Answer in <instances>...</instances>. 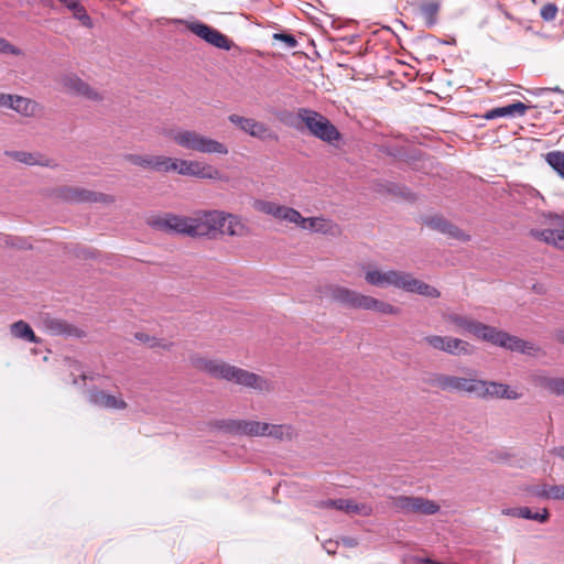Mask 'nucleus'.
<instances>
[{
    "instance_id": "obj_1",
    "label": "nucleus",
    "mask_w": 564,
    "mask_h": 564,
    "mask_svg": "<svg viewBox=\"0 0 564 564\" xmlns=\"http://www.w3.org/2000/svg\"><path fill=\"white\" fill-rule=\"evenodd\" d=\"M149 224L164 232L192 237H245L249 234V227L240 216L217 209L197 212L192 217L165 214L151 218Z\"/></svg>"
},
{
    "instance_id": "obj_2",
    "label": "nucleus",
    "mask_w": 564,
    "mask_h": 564,
    "mask_svg": "<svg viewBox=\"0 0 564 564\" xmlns=\"http://www.w3.org/2000/svg\"><path fill=\"white\" fill-rule=\"evenodd\" d=\"M443 319L455 326L457 330L474 335L476 338L490 343L495 346L506 348L510 351L535 356L540 348L532 341L523 340L497 327L478 322L467 315L458 313H446Z\"/></svg>"
},
{
    "instance_id": "obj_3",
    "label": "nucleus",
    "mask_w": 564,
    "mask_h": 564,
    "mask_svg": "<svg viewBox=\"0 0 564 564\" xmlns=\"http://www.w3.org/2000/svg\"><path fill=\"white\" fill-rule=\"evenodd\" d=\"M430 384L446 392L465 393L482 400L507 399L518 400L521 394L508 384L482 380L477 377H458L436 373L430 379Z\"/></svg>"
},
{
    "instance_id": "obj_4",
    "label": "nucleus",
    "mask_w": 564,
    "mask_h": 564,
    "mask_svg": "<svg viewBox=\"0 0 564 564\" xmlns=\"http://www.w3.org/2000/svg\"><path fill=\"white\" fill-rule=\"evenodd\" d=\"M192 366L212 378L226 380L258 393H270L274 390L271 379L251 372L247 369L230 365L223 359H210L200 356L191 358Z\"/></svg>"
},
{
    "instance_id": "obj_5",
    "label": "nucleus",
    "mask_w": 564,
    "mask_h": 564,
    "mask_svg": "<svg viewBox=\"0 0 564 564\" xmlns=\"http://www.w3.org/2000/svg\"><path fill=\"white\" fill-rule=\"evenodd\" d=\"M127 160L138 166L156 172H177L181 175L196 176L200 178H214L216 171L197 161L172 159L164 155L129 154Z\"/></svg>"
},
{
    "instance_id": "obj_6",
    "label": "nucleus",
    "mask_w": 564,
    "mask_h": 564,
    "mask_svg": "<svg viewBox=\"0 0 564 564\" xmlns=\"http://www.w3.org/2000/svg\"><path fill=\"white\" fill-rule=\"evenodd\" d=\"M539 100L534 105H527L517 101L502 107H497L488 110L482 118L494 120L498 118H516L523 116L529 109H542L553 113L561 111V106L564 105V91L558 87L555 88H536L532 91Z\"/></svg>"
},
{
    "instance_id": "obj_7",
    "label": "nucleus",
    "mask_w": 564,
    "mask_h": 564,
    "mask_svg": "<svg viewBox=\"0 0 564 564\" xmlns=\"http://www.w3.org/2000/svg\"><path fill=\"white\" fill-rule=\"evenodd\" d=\"M297 118L311 134L322 141H337L340 134L337 128L322 113L308 108H300Z\"/></svg>"
},
{
    "instance_id": "obj_8",
    "label": "nucleus",
    "mask_w": 564,
    "mask_h": 564,
    "mask_svg": "<svg viewBox=\"0 0 564 564\" xmlns=\"http://www.w3.org/2000/svg\"><path fill=\"white\" fill-rule=\"evenodd\" d=\"M321 294L330 299L345 307L354 310H365L368 295L356 290L348 289L338 284H328L321 289Z\"/></svg>"
},
{
    "instance_id": "obj_9",
    "label": "nucleus",
    "mask_w": 564,
    "mask_h": 564,
    "mask_svg": "<svg viewBox=\"0 0 564 564\" xmlns=\"http://www.w3.org/2000/svg\"><path fill=\"white\" fill-rule=\"evenodd\" d=\"M544 228H532L530 235L547 245L564 250V218L556 215L544 217Z\"/></svg>"
},
{
    "instance_id": "obj_10",
    "label": "nucleus",
    "mask_w": 564,
    "mask_h": 564,
    "mask_svg": "<svg viewBox=\"0 0 564 564\" xmlns=\"http://www.w3.org/2000/svg\"><path fill=\"white\" fill-rule=\"evenodd\" d=\"M0 108L10 109L24 118H36L43 113V106L34 99L17 94L0 93Z\"/></svg>"
},
{
    "instance_id": "obj_11",
    "label": "nucleus",
    "mask_w": 564,
    "mask_h": 564,
    "mask_svg": "<svg viewBox=\"0 0 564 564\" xmlns=\"http://www.w3.org/2000/svg\"><path fill=\"white\" fill-rule=\"evenodd\" d=\"M254 209L265 215H270L278 220L286 221L296 225L303 229L306 217L292 207L280 205L275 202L259 199L253 204Z\"/></svg>"
},
{
    "instance_id": "obj_12",
    "label": "nucleus",
    "mask_w": 564,
    "mask_h": 564,
    "mask_svg": "<svg viewBox=\"0 0 564 564\" xmlns=\"http://www.w3.org/2000/svg\"><path fill=\"white\" fill-rule=\"evenodd\" d=\"M392 505L395 509L404 514H435L440 510V506L423 497L398 496L393 498Z\"/></svg>"
},
{
    "instance_id": "obj_13",
    "label": "nucleus",
    "mask_w": 564,
    "mask_h": 564,
    "mask_svg": "<svg viewBox=\"0 0 564 564\" xmlns=\"http://www.w3.org/2000/svg\"><path fill=\"white\" fill-rule=\"evenodd\" d=\"M423 341L433 349L453 356H466L473 352V346L468 341L452 336L427 335Z\"/></svg>"
},
{
    "instance_id": "obj_14",
    "label": "nucleus",
    "mask_w": 564,
    "mask_h": 564,
    "mask_svg": "<svg viewBox=\"0 0 564 564\" xmlns=\"http://www.w3.org/2000/svg\"><path fill=\"white\" fill-rule=\"evenodd\" d=\"M362 271L365 273V280L369 285L376 288H389L393 286L401 289L402 281L404 278V271L388 270L382 271L376 265H364Z\"/></svg>"
},
{
    "instance_id": "obj_15",
    "label": "nucleus",
    "mask_w": 564,
    "mask_h": 564,
    "mask_svg": "<svg viewBox=\"0 0 564 564\" xmlns=\"http://www.w3.org/2000/svg\"><path fill=\"white\" fill-rule=\"evenodd\" d=\"M187 29L197 35L198 37L206 41L208 44L221 48V50H230L231 42L228 40L226 35L220 33L218 30L202 23V22H188L186 24Z\"/></svg>"
},
{
    "instance_id": "obj_16",
    "label": "nucleus",
    "mask_w": 564,
    "mask_h": 564,
    "mask_svg": "<svg viewBox=\"0 0 564 564\" xmlns=\"http://www.w3.org/2000/svg\"><path fill=\"white\" fill-rule=\"evenodd\" d=\"M228 120L238 129L246 132L251 138L265 139L270 137V130L265 123L257 121L252 118L242 117L232 113L228 117Z\"/></svg>"
},
{
    "instance_id": "obj_17",
    "label": "nucleus",
    "mask_w": 564,
    "mask_h": 564,
    "mask_svg": "<svg viewBox=\"0 0 564 564\" xmlns=\"http://www.w3.org/2000/svg\"><path fill=\"white\" fill-rule=\"evenodd\" d=\"M59 196L72 203H82V202H102V203H112L113 198L111 196L105 195L102 193H96L88 189L79 188V187H63L59 189Z\"/></svg>"
},
{
    "instance_id": "obj_18",
    "label": "nucleus",
    "mask_w": 564,
    "mask_h": 564,
    "mask_svg": "<svg viewBox=\"0 0 564 564\" xmlns=\"http://www.w3.org/2000/svg\"><path fill=\"white\" fill-rule=\"evenodd\" d=\"M303 230H308L311 232L327 235L332 237H337L341 234V228L338 224L323 216L306 217Z\"/></svg>"
},
{
    "instance_id": "obj_19",
    "label": "nucleus",
    "mask_w": 564,
    "mask_h": 564,
    "mask_svg": "<svg viewBox=\"0 0 564 564\" xmlns=\"http://www.w3.org/2000/svg\"><path fill=\"white\" fill-rule=\"evenodd\" d=\"M401 290L432 299L440 297L441 295L436 288L414 278L409 272H404Z\"/></svg>"
},
{
    "instance_id": "obj_20",
    "label": "nucleus",
    "mask_w": 564,
    "mask_h": 564,
    "mask_svg": "<svg viewBox=\"0 0 564 564\" xmlns=\"http://www.w3.org/2000/svg\"><path fill=\"white\" fill-rule=\"evenodd\" d=\"M89 402L104 409L123 410L127 403L120 397L108 394L102 390H90L88 395Z\"/></svg>"
},
{
    "instance_id": "obj_21",
    "label": "nucleus",
    "mask_w": 564,
    "mask_h": 564,
    "mask_svg": "<svg viewBox=\"0 0 564 564\" xmlns=\"http://www.w3.org/2000/svg\"><path fill=\"white\" fill-rule=\"evenodd\" d=\"M65 87L79 96H84L91 100H100L102 97L99 95L98 91L93 89L88 84L83 82L78 77H69L65 80Z\"/></svg>"
},
{
    "instance_id": "obj_22",
    "label": "nucleus",
    "mask_w": 564,
    "mask_h": 564,
    "mask_svg": "<svg viewBox=\"0 0 564 564\" xmlns=\"http://www.w3.org/2000/svg\"><path fill=\"white\" fill-rule=\"evenodd\" d=\"M264 436L278 440L290 441L295 436V430L290 424H270L267 423Z\"/></svg>"
},
{
    "instance_id": "obj_23",
    "label": "nucleus",
    "mask_w": 564,
    "mask_h": 564,
    "mask_svg": "<svg viewBox=\"0 0 564 564\" xmlns=\"http://www.w3.org/2000/svg\"><path fill=\"white\" fill-rule=\"evenodd\" d=\"M365 311H372L383 315H399L401 310L388 302L368 295Z\"/></svg>"
},
{
    "instance_id": "obj_24",
    "label": "nucleus",
    "mask_w": 564,
    "mask_h": 564,
    "mask_svg": "<svg viewBox=\"0 0 564 564\" xmlns=\"http://www.w3.org/2000/svg\"><path fill=\"white\" fill-rule=\"evenodd\" d=\"M535 382L552 394L564 395V378L539 376Z\"/></svg>"
},
{
    "instance_id": "obj_25",
    "label": "nucleus",
    "mask_w": 564,
    "mask_h": 564,
    "mask_svg": "<svg viewBox=\"0 0 564 564\" xmlns=\"http://www.w3.org/2000/svg\"><path fill=\"white\" fill-rule=\"evenodd\" d=\"M248 421L228 419L219 421L217 426L229 434L245 436Z\"/></svg>"
},
{
    "instance_id": "obj_26",
    "label": "nucleus",
    "mask_w": 564,
    "mask_h": 564,
    "mask_svg": "<svg viewBox=\"0 0 564 564\" xmlns=\"http://www.w3.org/2000/svg\"><path fill=\"white\" fill-rule=\"evenodd\" d=\"M10 155L17 161L25 163L28 165H47L48 163V160L43 158L39 153L15 151L10 153Z\"/></svg>"
},
{
    "instance_id": "obj_27",
    "label": "nucleus",
    "mask_w": 564,
    "mask_h": 564,
    "mask_svg": "<svg viewBox=\"0 0 564 564\" xmlns=\"http://www.w3.org/2000/svg\"><path fill=\"white\" fill-rule=\"evenodd\" d=\"M163 138L174 139V141H208L207 139L199 138L196 133L191 131H178L175 129H163L161 133Z\"/></svg>"
},
{
    "instance_id": "obj_28",
    "label": "nucleus",
    "mask_w": 564,
    "mask_h": 564,
    "mask_svg": "<svg viewBox=\"0 0 564 564\" xmlns=\"http://www.w3.org/2000/svg\"><path fill=\"white\" fill-rule=\"evenodd\" d=\"M63 3L67 9H69L74 17L82 21L84 25L89 26L91 24V20L89 15L86 13L85 8L78 2V0H58Z\"/></svg>"
},
{
    "instance_id": "obj_29",
    "label": "nucleus",
    "mask_w": 564,
    "mask_h": 564,
    "mask_svg": "<svg viewBox=\"0 0 564 564\" xmlns=\"http://www.w3.org/2000/svg\"><path fill=\"white\" fill-rule=\"evenodd\" d=\"M189 149L200 153L227 154L228 149L225 143H185Z\"/></svg>"
},
{
    "instance_id": "obj_30",
    "label": "nucleus",
    "mask_w": 564,
    "mask_h": 564,
    "mask_svg": "<svg viewBox=\"0 0 564 564\" xmlns=\"http://www.w3.org/2000/svg\"><path fill=\"white\" fill-rule=\"evenodd\" d=\"M340 511H345L348 514L370 516L372 508L366 503H357L351 499H343V507Z\"/></svg>"
},
{
    "instance_id": "obj_31",
    "label": "nucleus",
    "mask_w": 564,
    "mask_h": 564,
    "mask_svg": "<svg viewBox=\"0 0 564 564\" xmlns=\"http://www.w3.org/2000/svg\"><path fill=\"white\" fill-rule=\"evenodd\" d=\"M45 325H46L47 329L51 330L52 334H54V335H62V334L78 335L77 329L73 328L70 325H68L67 323H65L62 319H57V318L47 319L45 322Z\"/></svg>"
},
{
    "instance_id": "obj_32",
    "label": "nucleus",
    "mask_w": 564,
    "mask_h": 564,
    "mask_svg": "<svg viewBox=\"0 0 564 564\" xmlns=\"http://www.w3.org/2000/svg\"><path fill=\"white\" fill-rule=\"evenodd\" d=\"M11 333L17 338H22L31 343L37 341L32 328L23 321L13 323L11 326Z\"/></svg>"
},
{
    "instance_id": "obj_33",
    "label": "nucleus",
    "mask_w": 564,
    "mask_h": 564,
    "mask_svg": "<svg viewBox=\"0 0 564 564\" xmlns=\"http://www.w3.org/2000/svg\"><path fill=\"white\" fill-rule=\"evenodd\" d=\"M420 11L425 20L426 26L431 28L436 23V17L440 11V3L435 1L423 3L420 7Z\"/></svg>"
},
{
    "instance_id": "obj_34",
    "label": "nucleus",
    "mask_w": 564,
    "mask_h": 564,
    "mask_svg": "<svg viewBox=\"0 0 564 564\" xmlns=\"http://www.w3.org/2000/svg\"><path fill=\"white\" fill-rule=\"evenodd\" d=\"M518 518L534 520L540 523H545L550 519V512L546 508H543L540 512H533L528 507H518Z\"/></svg>"
},
{
    "instance_id": "obj_35",
    "label": "nucleus",
    "mask_w": 564,
    "mask_h": 564,
    "mask_svg": "<svg viewBox=\"0 0 564 564\" xmlns=\"http://www.w3.org/2000/svg\"><path fill=\"white\" fill-rule=\"evenodd\" d=\"M555 489L556 485H535L529 488V494L533 497L540 498V499H551L555 500Z\"/></svg>"
},
{
    "instance_id": "obj_36",
    "label": "nucleus",
    "mask_w": 564,
    "mask_h": 564,
    "mask_svg": "<svg viewBox=\"0 0 564 564\" xmlns=\"http://www.w3.org/2000/svg\"><path fill=\"white\" fill-rule=\"evenodd\" d=\"M546 162L550 166L564 178V152L554 151L550 152L545 156Z\"/></svg>"
},
{
    "instance_id": "obj_37",
    "label": "nucleus",
    "mask_w": 564,
    "mask_h": 564,
    "mask_svg": "<svg viewBox=\"0 0 564 564\" xmlns=\"http://www.w3.org/2000/svg\"><path fill=\"white\" fill-rule=\"evenodd\" d=\"M267 429V422L253 421L249 420L247 423V430L245 436H264V431Z\"/></svg>"
},
{
    "instance_id": "obj_38",
    "label": "nucleus",
    "mask_w": 564,
    "mask_h": 564,
    "mask_svg": "<svg viewBox=\"0 0 564 564\" xmlns=\"http://www.w3.org/2000/svg\"><path fill=\"white\" fill-rule=\"evenodd\" d=\"M426 225L432 229H435L442 234H445L448 230L451 223H448L445 218L441 216L430 217L426 221Z\"/></svg>"
},
{
    "instance_id": "obj_39",
    "label": "nucleus",
    "mask_w": 564,
    "mask_h": 564,
    "mask_svg": "<svg viewBox=\"0 0 564 564\" xmlns=\"http://www.w3.org/2000/svg\"><path fill=\"white\" fill-rule=\"evenodd\" d=\"M0 53L19 56L22 51L11 44L8 40L0 37Z\"/></svg>"
},
{
    "instance_id": "obj_40",
    "label": "nucleus",
    "mask_w": 564,
    "mask_h": 564,
    "mask_svg": "<svg viewBox=\"0 0 564 564\" xmlns=\"http://www.w3.org/2000/svg\"><path fill=\"white\" fill-rule=\"evenodd\" d=\"M541 17L545 21H552L556 18L557 7L554 3H546L541 8Z\"/></svg>"
},
{
    "instance_id": "obj_41",
    "label": "nucleus",
    "mask_w": 564,
    "mask_h": 564,
    "mask_svg": "<svg viewBox=\"0 0 564 564\" xmlns=\"http://www.w3.org/2000/svg\"><path fill=\"white\" fill-rule=\"evenodd\" d=\"M444 235H447L448 237L453 239H457L459 241H467L469 240V236L463 232L458 227L451 224L448 230Z\"/></svg>"
},
{
    "instance_id": "obj_42",
    "label": "nucleus",
    "mask_w": 564,
    "mask_h": 564,
    "mask_svg": "<svg viewBox=\"0 0 564 564\" xmlns=\"http://www.w3.org/2000/svg\"><path fill=\"white\" fill-rule=\"evenodd\" d=\"M273 39L285 43V45L290 48H294L297 46L296 39L291 34L275 33V34H273Z\"/></svg>"
},
{
    "instance_id": "obj_43",
    "label": "nucleus",
    "mask_w": 564,
    "mask_h": 564,
    "mask_svg": "<svg viewBox=\"0 0 564 564\" xmlns=\"http://www.w3.org/2000/svg\"><path fill=\"white\" fill-rule=\"evenodd\" d=\"M318 508H332L336 510H340L343 507V499H327L317 502Z\"/></svg>"
},
{
    "instance_id": "obj_44",
    "label": "nucleus",
    "mask_w": 564,
    "mask_h": 564,
    "mask_svg": "<svg viewBox=\"0 0 564 564\" xmlns=\"http://www.w3.org/2000/svg\"><path fill=\"white\" fill-rule=\"evenodd\" d=\"M550 454L558 457L560 459L564 460V446H557L550 451Z\"/></svg>"
},
{
    "instance_id": "obj_45",
    "label": "nucleus",
    "mask_w": 564,
    "mask_h": 564,
    "mask_svg": "<svg viewBox=\"0 0 564 564\" xmlns=\"http://www.w3.org/2000/svg\"><path fill=\"white\" fill-rule=\"evenodd\" d=\"M555 500L564 501V485H556Z\"/></svg>"
},
{
    "instance_id": "obj_46",
    "label": "nucleus",
    "mask_w": 564,
    "mask_h": 564,
    "mask_svg": "<svg viewBox=\"0 0 564 564\" xmlns=\"http://www.w3.org/2000/svg\"><path fill=\"white\" fill-rule=\"evenodd\" d=\"M501 513L505 514V516H510V517L518 518V508L502 509Z\"/></svg>"
},
{
    "instance_id": "obj_47",
    "label": "nucleus",
    "mask_w": 564,
    "mask_h": 564,
    "mask_svg": "<svg viewBox=\"0 0 564 564\" xmlns=\"http://www.w3.org/2000/svg\"><path fill=\"white\" fill-rule=\"evenodd\" d=\"M343 542L348 547H354L357 545L356 539H352V538H345V539H343Z\"/></svg>"
},
{
    "instance_id": "obj_48",
    "label": "nucleus",
    "mask_w": 564,
    "mask_h": 564,
    "mask_svg": "<svg viewBox=\"0 0 564 564\" xmlns=\"http://www.w3.org/2000/svg\"><path fill=\"white\" fill-rule=\"evenodd\" d=\"M324 547H325V550H326V552H327L328 554H334V553H335V543H334V542H332V541L327 542V543L324 545Z\"/></svg>"
},
{
    "instance_id": "obj_49",
    "label": "nucleus",
    "mask_w": 564,
    "mask_h": 564,
    "mask_svg": "<svg viewBox=\"0 0 564 564\" xmlns=\"http://www.w3.org/2000/svg\"><path fill=\"white\" fill-rule=\"evenodd\" d=\"M555 339H556L558 343L564 344V328L558 329V330L555 333Z\"/></svg>"
},
{
    "instance_id": "obj_50",
    "label": "nucleus",
    "mask_w": 564,
    "mask_h": 564,
    "mask_svg": "<svg viewBox=\"0 0 564 564\" xmlns=\"http://www.w3.org/2000/svg\"><path fill=\"white\" fill-rule=\"evenodd\" d=\"M149 345H150L151 347L160 346V347H162V348H164V349H167V348H170V347L172 346V344H159L155 339H152V341H151V343H149Z\"/></svg>"
},
{
    "instance_id": "obj_51",
    "label": "nucleus",
    "mask_w": 564,
    "mask_h": 564,
    "mask_svg": "<svg viewBox=\"0 0 564 564\" xmlns=\"http://www.w3.org/2000/svg\"><path fill=\"white\" fill-rule=\"evenodd\" d=\"M137 338H138L139 340L148 341V336H145V335H143V334H142V335H139V334H138V335H137Z\"/></svg>"
},
{
    "instance_id": "obj_52",
    "label": "nucleus",
    "mask_w": 564,
    "mask_h": 564,
    "mask_svg": "<svg viewBox=\"0 0 564 564\" xmlns=\"http://www.w3.org/2000/svg\"><path fill=\"white\" fill-rule=\"evenodd\" d=\"M387 191H388V192H390V193H395V192H394V186H392V185H389V186L387 187Z\"/></svg>"
},
{
    "instance_id": "obj_53",
    "label": "nucleus",
    "mask_w": 564,
    "mask_h": 564,
    "mask_svg": "<svg viewBox=\"0 0 564 564\" xmlns=\"http://www.w3.org/2000/svg\"><path fill=\"white\" fill-rule=\"evenodd\" d=\"M531 141L538 142V141H539V139H536V138H531Z\"/></svg>"
}]
</instances>
